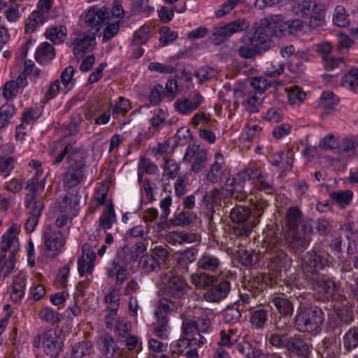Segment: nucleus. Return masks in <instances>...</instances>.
Segmentation results:
<instances>
[{"mask_svg":"<svg viewBox=\"0 0 358 358\" xmlns=\"http://www.w3.org/2000/svg\"><path fill=\"white\" fill-rule=\"evenodd\" d=\"M325 320L323 310L316 306L301 305L294 317V324L298 331L312 333L317 331Z\"/></svg>","mask_w":358,"mask_h":358,"instance_id":"1","label":"nucleus"},{"mask_svg":"<svg viewBox=\"0 0 358 358\" xmlns=\"http://www.w3.org/2000/svg\"><path fill=\"white\" fill-rule=\"evenodd\" d=\"M251 215V209L245 206H236L231 210L229 217L234 223L231 232L234 236L248 237L250 234L257 224L255 221L249 220Z\"/></svg>","mask_w":358,"mask_h":358,"instance_id":"2","label":"nucleus"},{"mask_svg":"<svg viewBox=\"0 0 358 358\" xmlns=\"http://www.w3.org/2000/svg\"><path fill=\"white\" fill-rule=\"evenodd\" d=\"M328 255L324 252L314 250L306 252L301 259V270L306 278H310L319 274L320 270L329 266Z\"/></svg>","mask_w":358,"mask_h":358,"instance_id":"3","label":"nucleus"},{"mask_svg":"<svg viewBox=\"0 0 358 358\" xmlns=\"http://www.w3.org/2000/svg\"><path fill=\"white\" fill-rule=\"evenodd\" d=\"M33 345L36 348L42 347L45 355L57 357L62 351L63 343L56 331L50 329L36 336Z\"/></svg>","mask_w":358,"mask_h":358,"instance_id":"4","label":"nucleus"},{"mask_svg":"<svg viewBox=\"0 0 358 358\" xmlns=\"http://www.w3.org/2000/svg\"><path fill=\"white\" fill-rule=\"evenodd\" d=\"M250 27L245 19H238L214 29L211 40L215 45H220L227 40L232 34L245 31Z\"/></svg>","mask_w":358,"mask_h":358,"instance_id":"5","label":"nucleus"},{"mask_svg":"<svg viewBox=\"0 0 358 358\" xmlns=\"http://www.w3.org/2000/svg\"><path fill=\"white\" fill-rule=\"evenodd\" d=\"M159 279L167 295L180 298L185 293L186 283L179 275H173L171 271H163L159 275Z\"/></svg>","mask_w":358,"mask_h":358,"instance_id":"6","label":"nucleus"},{"mask_svg":"<svg viewBox=\"0 0 358 358\" xmlns=\"http://www.w3.org/2000/svg\"><path fill=\"white\" fill-rule=\"evenodd\" d=\"M272 36H278L279 34L277 31L271 32L266 27L261 24L249 36V42L251 45L257 47L264 53L274 46V42L271 38Z\"/></svg>","mask_w":358,"mask_h":358,"instance_id":"7","label":"nucleus"},{"mask_svg":"<svg viewBox=\"0 0 358 358\" xmlns=\"http://www.w3.org/2000/svg\"><path fill=\"white\" fill-rule=\"evenodd\" d=\"M85 165L82 159L75 160L67 167L63 176L65 189H71L81 183L85 177Z\"/></svg>","mask_w":358,"mask_h":358,"instance_id":"8","label":"nucleus"},{"mask_svg":"<svg viewBox=\"0 0 358 358\" xmlns=\"http://www.w3.org/2000/svg\"><path fill=\"white\" fill-rule=\"evenodd\" d=\"M51 7L50 0H39L37 3V10L33 11L27 18L25 31L33 32L38 24H43L47 19L45 15L49 12Z\"/></svg>","mask_w":358,"mask_h":358,"instance_id":"9","label":"nucleus"},{"mask_svg":"<svg viewBox=\"0 0 358 358\" xmlns=\"http://www.w3.org/2000/svg\"><path fill=\"white\" fill-rule=\"evenodd\" d=\"M43 235L44 243L48 252V255L55 256L65 244L64 235L52 226H48L45 228Z\"/></svg>","mask_w":358,"mask_h":358,"instance_id":"10","label":"nucleus"},{"mask_svg":"<svg viewBox=\"0 0 358 358\" xmlns=\"http://www.w3.org/2000/svg\"><path fill=\"white\" fill-rule=\"evenodd\" d=\"M203 100V96L199 92L194 91L187 97L178 99L174 106L179 113L187 115L196 110Z\"/></svg>","mask_w":358,"mask_h":358,"instance_id":"11","label":"nucleus"},{"mask_svg":"<svg viewBox=\"0 0 358 358\" xmlns=\"http://www.w3.org/2000/svg\"><path fill=\"white\" fill-rule=\"evenodd\" d=\"M110 13L108 9L102 7L98 8L95 6L90 8L85 13L84 22L86 27L96 29L102 24H108Z\"/></svg>","mask_w":358,"mask_h":358,"instance_id":"12","label":"nucleus"},{"mask_svg":"<svg viewBox=\"0 0 358 358\" xmlns=\"http://www.w3.org/2000/svg\"><path fill=\"white\" fill-rule=\"evenodd\" d=\"M262 289L255 285V282H248L242 286L240 292V301L243 308L250 310L258 305L257 298L262 294Z\"/></svg>","mask_w":358,"mask_h":358,"instance_id":"13","label":"nucleus"},{"mask_svg":"<svg viewBox=\"0 0 358 358\" xmlns=\"http://www.w3.org/2000/svg\"><path fill=\"white\" fill-rule=\"evenodd\" d=\"M36 180V178H33L30 182L28 181L26 188L29 189L30 193L26 195L25 206L29 209V215L39 217L44 204L43 199H37L36 196V192L38 189V187L35 185V181Z\"/></svg>","mask_w":358,"mask_h":358,"instance_id":"14","label":"nucleus"},{"mask_svg":"<svg viewBox=\"0 0 358 358\" xmlns=\"http://www.w3.org/2000/svg\"><path fill=\"white\" fill-rule=\"evenodd\" d=\"M306 280L311 285L312 288L319 293L332 295L337 289L336 282L324 275L317 274Z\"/></svg>","mask_w":358,"mask_h":358,"instance_id":"15","label":"nucleus"},{"mask_svg":"<svg viewBox=\"0 0 358 358\" xmlns=\"http://www.w3.org/2000/svg\"><path fill=\"white\" fill-rule=\"evenodd\" d=\"M99 29H96L91 34L80 38H76L73 42L74 45L73 53L78 59L84 56L87 52L92 51L95 45V36Z\"/></svg>","mask_w":358,"mask_h":358,"instance_id":"16","label":"nucleus"},{"mask_svg":"<svg viewBox=\"0 0 358 358\" xmlns=\"http://www.w3.org/2000/svg\"><path fill=\"white\" fill-rule=\"evenodd\" d=\"M288 248L294 253L303 252L308 246L310 240L303 234L289 231L285 237Z\"/></svg>","mask_w":358,"mask_h":358,"instance_id":"17","label":"nucleus"},{"mask_svg":"<svg viewBox=\"0 0 358 358\" xmlns=\"http://www.w3.org/2000/svg\"><path fill=\"white\" fill-rule=\"evenodd\" d=\"M286 350L289 353L299 357L306 358L310 354L308 344L301 336L298 334L289 336Z\"/></svg>","mask_w":358,"mask_h":358,"instance_id":"18","label":"nucleus"},{"mask_svg":"<svg viewBox=\"0 0 358 358\" xmlns=\"http://www.w3.org/2000/svg\"><path fill=\"white\" fill-rule=\"evenodd\" d=\"M196 264L201 270L217 273L221 267L222 260L217 253L206 252L199 257Z\"/></svg>","mask_w":358,"mask_h":358,"instance_id":"19","label":"nucleus"},{"mask_svg":"<svg viewBox=\"0 0 358 358\" xmlns=\"http://www.w3.org/2000/svg\"><path fill=\"white\" fill-rule=\"evenodd\" d=\"M231 290V283L228 280H222L217 285L212 286L203 294L208 302H219L225 299Z\"/></svg>","mask_w":358,"mask_h":358,"instance_id":"20","label":"nucleus"},{"mask_svg":"<svg viewBox=\"0 0 358 358\" xmlns=\"http://www.w3.org/2000/svg\"><path fill=\"white\" fill-rule=\"evenodd\" d=\"M16 250L3 249L1 247L0 254V277L6 278L13 271L15 266V252Z\"/></svg>","mask_w":358,"mask_h":358,"instance_id":"21","label":"nucleus"},{"mask_svg":"<svg viewBox=\"0 0 358 358\" xmlns=\"http://www.w3.org/2000/svg\"><path fill=\"white\" fill-rule=\"evenodd\" d=\"M324 66L327 71H332L331 73H324L322 76L324 80L338 76L345 67L344 61L341 58L326 56L324 57Z\"/></svg>","mask_w":358,"mask_h":358,"instance_id":"22","label":"nucleus"},{"mask_svg":"<svg viewBox=\"0 0 358 358\" xmlns=\"http://www.w3.org/2000/svg\"><path fill=\"white\" fill-rule=\"evenodd\" d=\"M99 346L101 353L106 358H115L120 350L114 338L109 334H103L100 338Z\"/></svg>","mask_w":358,"mask_h":358,"instance_id":"23","label":"nucleus"},{"mask_svg":"<svg viewBox=\"0 0 358 358\" xmlns=\"http://www.w3.org/2000/svg\"><path fill=\"white\" fill-rule=\"evenodd\" d=\"M55 57V48L51 44L47 42L41 43L35 53L36 61L42 65L48 64Z\"/></svg>","mask_w":358,"mask_h":358,"instance_id":"24","label":"nucleus"},{"mask_svg":"<svg viewBox=\"0 0 358 358\" xmlns=\"http://www.w3.org/2000/svg\"><path fill=\"white\" fill-rule=\"evenodd\" d=\"M166 241L173 245L177 244H182L184 243H193L196 241L194 234L187 233L185 231H173L166 235Z\"/></svg>","mask_w":358,"mask_h":358,"instance_id":"25","label":"nucleus"},{"mask_svg":"<svg viewBox=\"0 0 358 358\" xmlns=\"http://www.w3.org/2000/svg\"><path fill=\"white\" fill-rule=\"evenodd\" d=\"M216 277L206 272H197L191 275L190 280L193 285L200 288H207L211 286L215 281Z\"/></svg>","mask_w":358,"mask_h":358,"instance_id":"26","label":"nucleus"},{"mask_svg":"<svg viewBox=\"0 0 358 358\" xmlns=\"http://www.w3.org/2000/svg\"><path fill=\"white\" fill-rule=\"evenodd\" d=\"M111 268H108L109 277H116V283L121 285L127 278L129 274V266L121 265L117 261H112Z\"/></svg>","mask_w":358,"mask_h":358,"instance_id":"27","label":"nucleus"},{"mask_svg":"<svg viewBox=\"0 0 358 358\" xmlns=\"http://www.w3.org/2000/svg\"><path fill=\"white\" fill-rule=\"evenodd\" d=\"M99 227L104 231L110 229L113 224L116 222L115 209L112 203L106 206V208L99 217Z\"/></svg>","mask_w":358,"mask_h":358,"instance_id":"28","label":"nucleus"},{"mask_svg":"<svg viewBox=\"0 0 358 358\" xmlns=\"http://www.w3.org/2000/svg\"><path fill=\"white\" fill-rule=\"evenodd\" d=\"M139 267L145 273H157L161 270V266L155 259L150 254L143 255L140 257Z\"/></svg>","mask_w":358,"mask_h":358,"instance_id":"29","label":"nucleus"},{"mask_svg":"<svg viewBox=\"0 0 358 358\" xmlns=\"http://www.w3.org/2000/svg\"><path fill=\"white\" fill-rule=\"evenodd\" d=\"M20 231L19 226L15 223H11L5 234L2 236V244L1 247L3 249H13L16 250L15 243L17 241L15 237Z\"/></svg>","mask_w":358,"mask_h":358,"instance_id":"30","label":"nucleus"},{"mask_svg":"<svg viewBox=\"0 0 358 358\" xmlns=\"http://www.w3.org/2000/svg\"><path fill=\"white\" fill-rule=\"evenodd\" d=\"M320 3L312 1H303L300 3H295L292 6V10L301 17L310 15L316 10Z\"/></svg>","mask_w":358,"mask_h":358,"instance_id":"31","label":"nucleus"},{"mask_svg":"<svg viewBox=\"0 0 358 358\" xmlns=\"http://www.w3.org/2000/svg\"><path fill=\"white\" fill-rule=\"evenodd\" d=\"M272 303L281 315L288 316L293 313V304L288 299L283 296H275L272 300Z\"/></svg>","mask_w":358,"mask_h":358,"instance_id":"32","label":"nucleus"},{"mask_svg":"<svg viewBox=\"0 0 358 358\" xmlns=\"http://www.w3.org/2000/svg\"><path fill=\"white\" fill-rule=\"evenodd\" d=\"M341 229L347 233L348 240V252L354 254L358 251V233L354 230L350 224H345Z\"/></svg>","mask_w":358,"mask_h":358,"instance_id":"33","label":"nucleus"},{"mask_svg":"<svg viewBox=\"0 0 358 358\" xmlns=\"http://www.w3.org/2000/svg\"><path fill=\"white\" fill-rule=\"evenodd\" d=\"M16 109L13 104L6 103L0 107V129L6 127L11 122Z\"/></svg>","mask_w":358,"mask_h":358,"instance_id":"34","label":"nucleus"},{"mask_svg":"<svg viewBox=\"0 0 358 358\" xmlns=\"http://www.w3.org/2000/svg\"><path fill=\"white\" fill-rule=\"evenodd\" d=\"M78 152L79 150L78 148L73 147L71 144H68L55 158L53 162V164L55 166L58 165L63 161L65 157H67V162L71 164L75 162V160H78L76 157H78Z\"/></svg>","mask_w":358,"mask_h":358,"instance_id":"35","label":"nucleus"},{"mask_svg":"<svg viewBox=\"0 0 358 358\" xmlns=\"http://www.w3.org/2000/svg\"><path fill=\"white\" fill-rule=\"evenodd\" d=\"M172 203V199L170 196L165 197L160 201V208L162 213L160 215V222L157 224V231L163 230L167 225V217L170 213V206Z\"/></svg>","mask_w":358,"mask_h":358,"instance_id":"36","label":"nucleus"},{"mask_svg":"<svg viewBox=\"0 0 358 358\" xmlns=\"http://www.w3.org/2000/svg\"><path fill=\"white\" fill-rule=\"evenodd\" d=\"M339 101V98L334 93L325 91L321 94L319 106L325 110H334Z\"/></svg>","mask_w":358,"mask_h":358,"instance_id":"37","label":"nucleus"},{"mask_svg":"<svg viewBox=\"0 0 358 358\" xmlns=\"http://www.w3.org/2000/svg\"><path fill=\"white\" fill-rule=\"evenodd\" d=\"M197 250L194 248H189L180 251L177 257V264L179 266L187 269L188 264L192 263L196 259Z\"/></svg>","mask_w":358,"mask_h":358,"instance_id":"38","label":"nucleus"},{"mask_svg":"<svg viewBox=\"0 0 358 358\" xmlns=\"http://www.w3.org/2000/svg\"><path fill=\"white\" fill-rule=\"evenodd\" d=\"M24 279V278L20 275H16L13 278L10 297L15 302L20 301L24 295L23 289L25 286Z\"/></svg>","mask_w":358,"mask_h":358,"instance_id":"39","label":"nucleus"},{"mask_svg":"<svg viewBox=\"0 0 358 358\" xmlns=\"http://www.w3.org/2000/svg\"><path fill=\"white\" fill-rule=\"evenodd\" d=\"M336 315L337 320H334L333 322H330L332 328L337 327L341 323L348 324L354 320L352 310L348 308H342L337 310Z\"/></svg>","mask_w":358,"mask_h":358,"instance_id":"40","label":"nucleus"},{"mask_svg":"<svg viewBox=\"0 0 358 358\" xmlns=\"http://www.w3.org/2000/svg\"><path fill=\"white\" fill-rule=\"evenodd\" d=\"M325 6L320 4L311 14L309 20V26L313 29L322 27L325 24L324 18Z\"/></svg>","mask_w":358,"mask_h":358,"instance_id":"41","label":"nucleus"},{"mask_svg":"<svg viewBox=\"0 0 358 358\" xmlns=\"http://www.w3.org/2000/svg\"><path fill=\"white\" fill-rule=\"evenodd\" d=\"M344 348L350 351L358 347V326L350 328L343 336Z\"/></svg>","mask_w":358,"mask_h":358,"instance_id":"42","label":"nucleus"},{"mask_svg":"<svg viewBox=\"0 0 358 358\" xmlns=\"http://www.w3.org/2000/svg\"><path fill=\"white\" fill-rule=\"evenodd\" d=\"M196 218V215L192 213L181 211L170 219L169 222L174 226H185L194 222Z\"/></svg>","mask_w":358,"mask_h":358,"instance_id":"43","label":"nucleus"},{"mask_svg":"<svg viewBox=\"0 0 358 358\" xmlns=\"http://www.w3.org/2000/svg\"><path fill=\"white\" fill-rule=\"evenodd\" d=\"M352 192L350 190H341L331 192L330 197L338 205L344 208L350 204L352 199Z\"/></svg>","mask_w":358,"mask_h":358,"instance_id":"44","label":"nucleus"},{"mask_svg":"<svg viewBox=\"0 0 358 358\" xmlns=\"http://www.w3.org/2000/svg\"><path fill=\"white\" fill-rule=\"evenodd\" d=\"M223 164L224 162L215 161L206 175V178L209 182L216 183L222 180L224 174Z\"/></svg>","mask_w":358,"mask_h":358,"instance_id":"45","label":"nucleus"},{"mask_svg":"<svg viewBox=\"0 0 358 358\" xmlns=\"http://www.w3.org/2000/svg\"><path fill=\"white\" fill-rule=\"evenodd\" d=\"M301 220V213L297 207L289 208L286 215V224L289 231H295Z\"/></svg>","mask_w":358,"mask_h":358,"instance_id":"46","label":"nucleus"},{"mask_svg":"<svg viewBox=\"0 0 358 358\" xmlns=\"http://www.w3.org/2000/svg\"><path fill=\"white\" fill-rule=\"evenodd\" d=\"M113 261H117L120 264L129 266L130 264L136 262V259L131 253V249L125 245L120 248Z\"/></svg>","mask_w":358,"mask_h":358,"instance_id":"47","label":"nucleus"},{"mask_svg":"<svg viewBox=\"0 0 358 358\" xmlns=\"http://www.w3.org/2000/svg\"><path fill=\"white\" fill-rule=\"evenodd\" d=\"M267 311L264 309H258L252 313L250 322L256 329H263L267 322Z\"/></svg>","mask_w":358,"mask_h":358,"instance_id":"48","label":"nucleus"},{"mask_svg":"<svg viewBox=\"0 0 358 358\" xmlns=\"http://www.w3.org/2000/svg\"><path fill=\"white\" fill-rule=\"evenodd\" d=\"M176 308V306L173 301L167 299L166 298H163L159 301L158 307L155 312V315L156 317H167L166 315L174 311Z\"/></svg>","mask_w":358,"mask_h":358,"instance_id":"49","label":"nucleus"},{"mask_svg":"<svg viewBox=\"0 0 358 358\" xmlns=\"http://www.w3.org/2000/svg\"><path fill=\"white\" fill-rule=\"evenodd\" d=\"M150 255L152 256L162 267L166 264L169 258V252L166 247L157 245L150 250Z\"/></svg>","mask_w":358,"mask_h":358,"instance_id":"50","label":"nucleus"},{"mask_svg":"<svg viewBox=\"0 0 358 358\" xmlns=\"http://www.w3.org/2000/svg\"><path fill=\"white\" fill-rule=\"evenodd\" d=\"M289 335L287 333L279 334L271 332L267 336V340L270 345L278 348L286 349Z\"/></svg>","mask_w":358,"mask_h":358,"instance_id":"51","label":"nucleus"},{"mask_svg":"<svg viewBox=\"0 0 358 358\" xmlns=\"http://www.w3.org/2000/svg\"><path fill=\"white\" fill-rule=\"evenodd\" d=\"M224 187L227 196H232L236 192L241 193L243 191V183L241 180H238V175L237 178L226 180Z\"/></svg>","mask_w":358,"mask_h":358,"instance_id":"52","label":"nucleus"},{"mask_svg":"<svg viewBox=\"0 0 358 358\" xmlns=\"http://www.w3.org/2000/svg\"><path fill=\"white\" fill-rule=\"evenodd\" d=\"M194 76L198 79L199 83L201 84L210 79L214 78L217 75V71L210 66H201L194 73Z\"/></svg>","mask_w":358,"mask_h":358,"instance_id":"53","label":"nucleus"},{"mask_svg":"<svg viewBox=\"0 0 358 358\" xmlns=\"http://www.w3.org/2000/svg\"><path fill=\"white\" fill-rule=\"evenodd\" d=\"M66 29L63 26L52 27L47 30L46 36L55 43H62L66 37Z\"/></svg>","mask_w":358,"mask_h":358,"instance_id":"54","label":"nucleus"},{"mask_svg":"<svg viewBox=\"0 0 358 358\" xmlns=\"http://www.w3.org/2000/svg\"><path fill=\"white\" fill-rule=\"evenodd\" d=\"M239 261L245 266H251L255 264L259 259V255L253 251L241 250L238 252Z\"/></svg>","mask_w":358,"mask_h":358,"instance_id":"55","label":"nucleus"},{"mask_svg":"<svg viewBox=\"0 0 358 358\" xmlns=\"http://www.w3.org/2000/svg\"><path fill=\"white\" fill-rule=\"evenodd\" d=\"M92 345L89 341H82L76 343L72 347V355L74 358H82L90 355Z\"/></svg>","mask_w":358,"mask_h":358,"instance_id":"56","label":"nucleus"},{"mask_svg":"<svg viewBox=\"0 0 358 358\" xmlns=\"http://www.w3.org/2000/svg\"><path fill=\"white\" fill-rule=\"evenodd\" d=\"M333 21L338 27H345L349 24V19L345 13V8L341 6L336 7Z\"/></svg>","mask_w":358,"mask_h":358,"instance_id":"57","label":"nucleus"},{"mask_svg":"<svg viewBox=\"0 0 358 358\" xmlns=\"http://www.w3.org/2000/svg\"><path fill=\"white\" fill-rule=\"evenodd\" d=\"M38 315L41 320L52 324L58 322L62 318L61 314L49 308H44L41 310Z\"/></svg>","mask_w":358,"mask_h":358,"instance_id":"58","label":"nucleus"},{"mask_svg":"<svg viewBox=\"0 0 358 358\" xmlns=\"http://www.w3.org/2000/svg\"><path fill=\"white\" fill-rule=\"evenodd\" d=\"M168 322L167 317H157V324L154 328V332L155 335L161 339H166L167 330H168Z\"/></svg>","mask_w":358,"mask_h":358,"instance_id":"59","label":"nucleus"},{"mask_svg":"<svg viewBox=\"0 0 358 358\" xmlns=\"http://www.w3.org/2000/svg\"><path fill=\"white\" fill-rule=\"evenodd\" d=\"M241 304H238V307L228 306L224 312V318L226 323H236L239 321L241 317V310L239 306Z\"/></svg>","mask_w":358,"mask_h":358,"instance_id":"60","label":"nucleus"},{"mask_svg":"<svg viewBox=\"0 0 358 358\" xmlns=\"http://www.w3.org/2000/svg\"><path fill=\"white\" fill-rule=\"evenodd\" d=\"M238 55L243 57L246 59H251L257 55H262L264 53L262 50H260L259 48L254 45H245L241 46L238 50Z\"/></svg>","mask_w":358,"mask_h":358,"instance_id":"61","label":"nucleus"},{"mask_svg":"<svg viewBox=\"0 0 358 358\" xmlns=\"http://www.w3.org/2000/svg\"><path fill=\"white\" fill-rule=\"evenodd\" d=\"M306 96V93L298 86L292 87L288 92V99L291 104L301 103Z\"/></svg>","mask_w":358,"mask_h":358,"instance_id":"62","label":"nucleus"},{"mask_svg":"<svg viewBox=\"0 0 358 358\" xmlns=\"http://www.w3.org/2000/svg\"><path fill=\"white\" fill-rule=\"evenodd\" d=\"M150 37V28L145 26L141 27L135 32L132 44L134 45L145 44Z\"/></svg>","mask_w":358,"mask_h":358,"instance_id":"63","label":"nucleus"},{"mask_svg":"<svg viewBox=\"0 0 358 358\" xmlns=\"http://www.w3.org/2000/svg\"><path fill=\"white\" fill-rule=\"evenodd\" d=\"M342 85L350 90H355L358 86V71H353L345 74L342 79Z\"/></svg>","mask_w":358,"mask_h":358,"instance_id":"64","label":"nucleus"}]
</instances>
